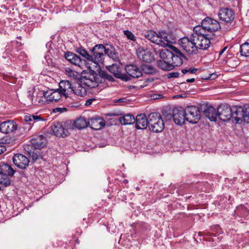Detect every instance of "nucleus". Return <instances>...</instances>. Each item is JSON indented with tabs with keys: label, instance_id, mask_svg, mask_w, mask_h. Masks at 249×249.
Wrapping results in <instances>:
<instances>
[{
	"label": "nucleus",
	"instance_id": "nucleus-31",
	"mask_svg": "<svg viewBox=\"0 0 249 249\" xmlns=\"http://www.w3.org/2000/svg\"><path fill=\"white\" fill-rule=\"evenodd\" d=\"M226 111L227 110H222L221 112L218 111V117L223 121L229 120L231 117L232 116L231 110H229L227 112Z\"/></svg>",
	"mask_w": 249,
	"mask_h": 249
},
{
	"label": "nucleus",
	"instance_id": "nucleus-18",
	"mask_svg": "<svg viewBox=\"0 0 249 249\" xmlns=\"http://www.w3.org/2000/svg\"><path fill=\"white\" fill-rule=\"evenodd\" d=\"M125 70L127 74L132 78H138L142 75L141 70L137 66L134 64L126 66Z\"/></svg>",
	"mask_w": 249,
	"mask_h": 249
},
{
	"label": "nucleus",
	"instance_id": "nucleus-34",
	"mask_svg": "<svg viewBox=\"0 0 249 249\" xmlns=\"http://www.w3.org/2000/svg\"><path fill=\"white\" fill-rule=\"evenodd\" d=\"M141 71L148 74H153L156 72V70L153 66L148 64L142 65Z\"/></svg>",
	"mask_w": 249,
	"mask_h": 249
},
{
	"label": "nucleus",
	"instance_id": "nucleus-32",
	"mask_svg": "<svg viewBox=\"0 0 249 249\" xmlns=\"http://www.w3.org/2000/svg\"><path fill=\"white\" fill-rule=\"evenodd\" d=\"M76 52L84 58L85 61H90V58H91V54H89L83 48L79 47L77 48L76 49Z\"/></svg>",
	"mask_w": 249,
	"mask_h": 249
},
{
	"label": "nucleus",
	"instance_id": "nucleus-30",
	"mask_svg": "<svg viewBox=\"0 0 249 249\" xmlns=\"http://www.w3.org/2000/svg\"><path fill=\"white\" fill-rule=\"evenodd\" d=\"M98 76H100L102 78V82H103V81L105 79L109 81H113V77L109 74L106 71L102 70L100 68L98 70Z\"/></svg>",
	"mask_w": 249,
	"mask_h": 249
},
{
	"label": "nucleus",
	"instance_id": "nucleus-1",
	"mask_svg": "<svg viewBox=\"0 0 249 249\" xmlns=\"http://www.w3.org/2000/svg\"><path fill=\"white\" fill-rule=\"evenodd\" d=\"M144 36L151 42L163 47L176 42V36L172 33H167L164 31H159L157 33L154 30H150L145 33Z\"/></svg>",
	"mask_w": 249,
	"mask_h": 249
},
{
	"label": "nucleus",
	"instance_id": "nucleus-4",
	"mask_svg": "<svg viewBox=\"0 0 249 249\" xmlns=\"http://www.w3.org/2000/svg\"><path fill=\"white\" fill-rule=\"evenodd\" d=\"M31 144L27 145L25 149L27 150L30 155H32L33 160H36L37 159V154H36L35 155L34 152L30 149V148L34 147L36 149H40L43 148L47 143L46 138L42 135L35 136L31 140Z\"/></svg>",
	"mask_w": 249,
	"mask_h": 249
},
{
	"label": "nucleus",
	"instance_id": "nucleus-17",
	"mask_svg": "<svg viewBox=\"0 0 249 249\" xmlns=\"http://www.w3.org/2000/svg\"><path fill=\"white\" fill-rule=\"evenodd\" d=\"M173 118L176 124L181 125L186 120L185 110H172Z\"/></svg>",
	"mask_w": 249,
	"mask_h": 249
},
{
	"label": "nucleus",
	"instance_id": "nucleus-64",
	"mask_svg": "<svg viewBox=\"0 0 249 249\" xmlns=\"http://www.w3.org/2000/svg\"><path fill=\"white\" fill-rule=\"evenodd\" d=\"M173 109H178V108L177 107H174V108H173Z\"/></svg>",
	"mask_w": 249,
	"mask_h": 249
},
{
	"label": "nucleus",
	"instance_id": "nucleus-50",
	"mask_svg": "<svg viewBox=\"0 0 249 249\" xmlns=\"http://www.w3.org/2000/svg\"><path fill=\"white\" fill-rule=\"evenodd\" d=\"M188 71L190 73H195L197 71V69L193 68H191L188 70Z\"/></svg>",
	"mask_w": 249,
	"mask_h": 249
},
{
	"label": "nucleus",
	"instance_id": "nucleus-13",
	"mask_svg": "<svg viewBox=\"0 0 249 249\" xmlns=\"http://www.w3.org/2000/svg\"><path fill=\"white\" fill-rule=\"evenodd\" d=\"M63 96L67 98L73 91L71 84L68 80H61L59 83L58 89Z\"/></svg>",
	"mask_w": 249,
	"mask_h": 249
},
{
	"label": "nucleus",
	"instance_id": "nucleus-43",
	"mask_svg": "<svg viewBox=\"0 0 249 249\" xmlns=\"http://www.w3.org/2000/svg\"><path fill=\"white\" fill-rule=\"evenodd\" d=\"M75 54H76L72 52H67L65 53V57L69 62L70 61H71L72 58H75Z\"/></svg>",
	"mask_w": 249,
	"mask_h": 249
},
{
	"label": "nucleus",
	"instance_id": "nucleus-48",
	"mask_svg": "<svg viewBox=\"0 0 249 249\" xmlns=\"http://www.w3.org/2000/svg\"><path fill=\"white\" fill-rule=\"evenodd\" d=\"M235 107H236V109H249V104H246L243 107H241L240 106H235Z\"/></svg>",
	"mask_w": 249,
	"mask_h": 249
},
{
	"label": "nucleus",
	"instance_id": "nucleus-62",
	"mask_svg": "<svg viewBox=\"0 0 249 249\" xmlns=\"http://www.w3.org/2000/svg\"><path fill=\"white\" fill-rule=\"evenodd\" d=\"M154 51L156 54L158 53V52L156 51V49L154 48Z\"/></svg>",
	"mask_w": 249,
	"mask_h": 249
},
{
	"label": "nucleus",
	"instance_id": "nucleus-15",
	"mask_svg": "<svg viewBox=\"0 0 249 249\" xmlns=\"http://www.w3.org/2000/svg\"><path fill=\"white\" fill-rule=\"evenodd\" d=\"M17 124L13 120H8L0 124V131L4 134L13 132L17 129Z\"/></svg>",
	"mask_w": 249,
	"mask_h": 249
},
{
	"label": "nucleus",
	"instance_id": "nucleus-60",
	"mask_svg": "<svg viewBox=\"0 0 249 249\" xmlns=\"http://www.w3.org/2000/svg\"><path fill=\"white\" fill-rule=\"evenodd\" d=\"M31 126H29V127H27V128H25V129H27V130L25 131V132H26L27 131H29L30 128H31Z\"/></svg>",
	"mask_w": 249,
	"mask_h": 249
},
{
	"label": "nucleus",
	"instance_id": "nucleus-42",
	"mask_svg": "<svg viewBox=\"0 0 249 249\" xmlns=\"http://www.w3.org/2000/svg\"><path fill=\"white\" fill-rule=\"evenodd\" d=\"M165 111L163 112V115L167 120H170L173 118V111L172 110H164Z\"/></svg>",
	"mask_w": 249,
	"mask_h": 249
},
{
	"label": "nucleus",
	"instance_id": "nucleus-27",
	"mask_svg": "<svg viewBox=\"0 0 249 249\" xmlns=\"http://www.w3.org/2000/svg\"><path fill=\"white\" fill-rule=\"evenodd\" d=\"M88 122L84 117H80L75 120L73 124L75 127L78 129H82L88 126Z\"/></svg>",
	"mask_w": 249,
	"mask_h": 249
},
{
	"label": "nucleus",
	"instance_id": "nucleus-28",
	"mask_svg": "<svg viewBox=\"0 0 249 249\" xmlns=\"http://www.w3.org/2000/svg\"><path fill=\"white\" fill-rule=\"evenodd\" d=\"M73 91L72 94H74L79 96H84L87 94V90L81 84H78L75 87H72Z\"/></svg>",
	"mask_w": 249,
	"mask_h": 249
},
{
	"label": "nucleus",
	"instance_id": "nucleus-22",
	"mask_svg": "<svg viewBox=\"0 0 249 249\" xmlns=\"http://www.w3.org/2000/svg\"><path fill=\"white\" fill-rule=\"evenodd\" d=\"M137 56L140 60L147 63L151 62L154 60L152 53L147 50H139Z\"/></svg>",
	"mask_w": 249,
	"mask_h": 249
},
{
	"label": "nucleus",
	"instance_id": "nucleus-20",
	"mask_svg": "<svg viewBox=\"0 0 249 249\" xmlns=\"http://www.w3.org/2000/svg\"><path fill=\"white\" fill-rule=\"evenodd\" d=\"M104 54L105 55H107L109 58L112 59L114 61L118 62L119 61L117 53L114 47L111 45H106L104 46Z\"/></svg>",
	"mask_w": 249,
	"mask_h": 249
},
{
	"label": "nucleus",
	"instance_id": "nucleus-10",
	"mask_svg": "<svg viewBox=\"0 0 249 249\" xmlns=\"http://www.w3.org/2000/svg\"><path fill=\"white\" fill-rule=\"evenodd\" d=\"M170 48L173 51V56L171 63L173 66V69H174L175 67L180 66L183 64V59L187 60V58L177 47L172 46Z\"/></svg>",
	"mask_w": 249,
	"mask_h": 249
},
{
	"label": "nucleus",
	"instance_id": "nucleus-52",
	"mask_svg": "<svg viewBox=\"0 0 249 249\" xmlns=\"http://www.w3.org/2000/svg\"><path fill=\"white\" fill-rule=\"evenodd\" d=\"M93 100L94 99L88 100L85 103V105L87 106L90 105Z\"/></svg>",
	"mask_w": 249,
	"mask_h": 249
},
{
	"label": "nucleus",
	"instance_id": "nucleus-36",
	"mask_svg": "<svg viewBox=\"0 0 249 249\" xmlns=\"http://www.w3.org/2000/svg\"><path fill=\"white\" fill-rule=\"evenodd\" d=\"M69 62L73 65L77 66L80 68H82V67L85 64V60L82 59L77 54H75V58H72L71 59V61H70Z\"/></svg>",
	"mask_w": 249,
	"mask_h": 249
},
{
	"label": "nucleus",
	"instance_id": "nucleus-26",
	"mask_svg": "<svg viewBox=\"0 0 249 249\" xmlns=\"http://www.w3.org/2000/svg\"><path fill=\"white\" fill-rule=\"evenodd\" d=\"M157 64L158 68L163 71H169L174 69L171 63L162 59L158 60L157 61Z\"/></svg>",
	"mask_w": 249,
	"mask_h": 249
},
{
	"label": "nucleus",
	"instance_id": "nucleus-55",
	"mask_svg": "<svg viewBox=\"0 0 249 249\" xmlns=\"http://www.w3.org/2000/svg\"><path fill=\"white\" fill-rule=\"evenodd\" d=\"M66 71L68 74H69L70 75L71 74V73L73 74L74 71H71V69H69L68 70L66 69Z\"/></svg>",
	"mask_w": 249,
	"mask_h": 249
},
{
	"label": "nucleus",
	"instance_id": "nucleus-35",
	"mask_svg": "<svg viewBox=\"0 0 249 249\" xmlns=\"http://www.w3.org/2000/svg\"><path fill=\"white\" fill-rule=\"evenodd\" d=\"M159 119H162L161 116L159 113L154 112L148 115V125L158 122Z\"/></svg>",
	"mask_w": 249,
	"mask_h": 249
},
{
	"label": "nucleus",
	"instance_id": "nucleus-49",
	"mask_svg": "<svg viewBox=\"0 0 249 249\" xmlns=\"http://www.w3.org/2000/svg\"><path fill=\"white\" fill-rule=\"evenodd\" d=\"M217 77V75L215 73L210 74L208 78H206V79H214Z\"/></svg>",
	"mask_w": 249,
	"mask_h": 249
},
{
	"label": "nucleus",
	"instance_id": "nucleus-45",
	"mask_svg": "<svg viewBox=\"0 0 249 249\" xmlns=\"http://www.w3.org/2000/svg\"><path fill=\"white\" fill-rule=\"evenodd\" d=\"M10 140H11V138H9V137L6 136V137L3 138L1 140V142H0V143H3V144H9Z\"/></svg>",
	"mask_w": 249,
	"mask_h": 249
},
{
	"label": "nucleus",
	"instance_id": "nucleus-16",
	"mask_svg": "<svg viewBox=\"0 0 249 249\" xmlns=\"http://www.w3.org/2000/svg\"><path fill=\"white\" fill-rule=\"evenodd\" d=\"M135 127L137 129H143L148 125V118L144 114H140L135 118Z\"/></svg>",
	"mask_w": 249,
	"mask_h": 249
},
{
	"label": "nucleus",
	"instance_id": "nucleus-44",
	"mask_svg": "<svg viewBox=\"0 0 249 249\" xmlns=\"http://www.w3.org/2000/svg\"><path fill=\"white\" fill-rule=\"evenodd\" d=\"M216 109H231V107L229 104L223 103L219 105Z\"/></svg>",
	"mask_w": 249,
	"mask_h": 249
},
{
	"label": "nucleus",
	"instance_id": "nucleus-6",
	"mask_svg": "<svg viewBox=\"0 0 249 249\" xmlns=\"http://www.w3.org/2000/svg\"><path fill=\"white\" fill-rule=\"evenodd\" d=\"M201 24L200 27L208 34H214L213 32L221 29L220 24L217 20L209 17H206L203 19Z\"/></svg>",
	"mask_w": 249,
	"mask_h": 249
},
{
	"label": "nucleus",
	"instance_id": "nucleus-24",
	"mask_svg": "<svg viewBox=\"0 0 249 249\" xmlns=\"http://www.w3.org/2000/svg\"><path fill=\"white\" fill-rule=\"evenodd\" d=\"M173 51L171 52L168 49H162L160 51V59L171 63L172 61Z\"/></svg>",
	"mask_w": 249,
	"mask_h": 249
},
{
	"label": "nucleus",
	"instance_id": "nucleus-7",
	"mask_svg": "<svg viewBox=\"0 0 249 249\" xmlns=\"http://www.w3.org/2000/svg\"><path fill=\"white\" fill-rule=\"evenodd\" d=\"M104 45L97 44L94 46L91 50L90 61L99 65L103 64L105 59Z\"/></svg>",
	"mask_w": 249,
	"mask_h": 249
},
{
	"label": "nucleus",
	"instance_id": "nucleus-40",
	"mask_svg": "<svg viewBox=\"0 0 249 249\" xmlns=\"http://www.w3.org/2000/svg\"><path fill=\"white\" fill-rule=\"evenodd\" d=\"M124 34L126 36L127 39L133 41H135L136 40V36L131 32L128 30H124Z\"/></svg>",
	"mask_w": 249,
	"mask_h": 249
},
{
	"label": "nucleus",
	"instance_id": "nucleus-21",
	"mask_svg": "<svg viewBox=\"0 0 249 249\" xmlns=\"http://www.w3.org/2000/svg\"><path fill=\"white\" fill-rule=\"evenodd\" d=\"M88 124L91 128L94 130L101 129L105 125L104 120L100 117L90 119Z\"/></svg>",
	"mask_w": 249,
	"mask_h": 249
},
{
	"label": "nucleus",
	"instance_id": "nucleus-14",
	"mask_svg": "<svg viewBox=\"0 0 249 249\" xmlns=\"http://www.w3.org/2000/svg\"><path fill=\"white\" fill-rule=\"evenodd\" d=\"M13 161L15 165L20 169H25L29 163L27 157L21 154H15L13 158Z\"/></svg>",
	"mask_w": 249,
	"mask_h": 249
},
{
	"label": "nucleus",
	"instance_id": "nucleus-8",
	"mask_svg": "<svg viewBox=\"0 0 249 249\" xmlns=\"http://www.w3.org/2000/svg\"><path fill=\"white\" fill-rule=\"evenodd\" d=\"M191 35L189 37L185 36L178 40V44L180 47L189 54L197 53V49L193 43Z\"/></svg>",
	"mask_w": 249,
	"mask_h": 249
},
{
	"label": "nucleus",
	"instance_id": "nucleus-57",
	"mask_svg": "<svg viewBox=\"0 0 249 249\" xmlns=\"http://www.w3.org/2000/svg\"><path fill=\"white\" fill-rule=\"evenodd\" d=\"M67 110H53V113L60 112L62 113L63 111H66Z\"/></svg>",
	"mask_w": 249,
	"mask_h": 249
},
{
	"label": "nucleus",
	"instance_id": "nucleus-38",
	"mask_svg": "<svg viewBox=\"0 0 249 249\" xmlns=\"http://www.w3.org/2000/svg\"><path fill=\"white\" fill-rule=\"evenodd\" d=\"M190 107H196V109H215L211 104L206 101H201V102L197 104V106H190Z\"/></svg>",
	"mask_w": 249,
	"mask_h": 249
},
{
	"label": "nucleus",
	"instance_id": "nucleus-2",
	"mask_svg": "<svg viewBox=\"0 0 249 249\" xmlns=\"http://www.w3.org/2000/svg\"><path fill=\"white\" fill-rule=\"evenodd\" d=\"M192 40L196 49L198 50H207L211 44V41L215 37V34H208L205 33L200 26H195L193 29V33L191 34Z\"/></svg>",
	"mask_w": 249,
	"mask_h": 249
},
{
	"label": "nucleus",
	"instance_id": "nucleus-25",
	"mask_svg": "<svg viewBox=\"0 0 249 249\" xmlns=\"http://www.w3.org/2000/svg\"><path fill=\"white\" fill-rule=\"evenodd\" d=\"M135 117L130 114H127L119 118V121L123 125L131 124L135 123Z\"/></svg>",
	"mask_w": 249,
	"mask_h": 249
},
{
	"label": "nucleus",
	"instance_id": "nucleus-59",
	"mask_svg": "<svg viewBox=\"0 0 249 249\" xmlns=\"http://www.w3.org/2000/svg\"><path fill=\"white\" fill-rule=\"evenodd\" d=\"M188 70H187V69H183L182 70V72L183 73V74H185L187 72H188Z\"/></svg>",
	"mask_w": 249,
	"mask_h": 249
},
{
	"label": "nucleus",
	"instance_id": "nucleus-39",
	"mask_svg": "<svg viewBox=\"0 0 249 249\" xmlns=\"http://www.w3.org/2000/svg\"><path fill=\"white\" fill-rule=\"evenodd\" d=\"M41 119V118H40V117L39 116H36V115H25L24 116V120L26 122L32 121L33 120H39Z\"/></svg>",
	"mask_w": 249,
	"mask_h": 249
},
{
	"label": "nucleus",
	"instance_id": "nucleus-5",
	"mask_svg": "<svg viewBox=\"0 0 249 249\" xmlns=\"http://www.w3.org/2000/svg\"><path fill=\"white\" fill-rule=\"evenodd\" d=\"M15 170L12 167L4 162L0 163V184L4 187L11 185V181L9 176H13Z\"/></svg>",
	"mask_w": 249,
	"mask_h": 249
},
{
	"label": "nucleus",
	"instance_id": "nucleus-41",
	"mask_svg": "<svg viewBox=\"0 0 249 249\" xmlns=\"http://www.w3.org/2000/svg\"><path fill=\"white\" fill-rule=\"evenodd\" d=\"M117 75H118L117 78L121 79L124 81L127 82L131 80V78L129 75L128 76L125 73H122L121 72L120 74H118Z\"/></svg>",
	"mask_w": 249,
	"mask_h": 249
},
{
	"label": "nucleus",
	"instance_id": "nucleus-19",
	"mask_svg": "<svg viewBox=\"0 0 249 249\" xmlns=\"http://www.w3.org/2000/svg\"><path fill=\"white\" fill-rule=\"evenodd\" d=\"M185 111L186 120L192 124L197 123L200 118V110H187Z\"/></svg>",
	"mask_w": 249,
	"mask_h": 249
},
{
	"label": "nucleus",
	"instance_id": "nucleus-29",
	"mask_svg": "<svg viewBox=\"0 0 249 249\" xmlns=\"http://www.w3.org/2000/svg\"><path fill=\"white\" fill-rule=\"evenodd\" d=\"M204 114L211 121H215L218 117V110H204Z\"/></svg>",
	"mask_w": 249,
	"mask_h": 249
},
{
	"label": "nucleus",
	"instance_id": "nucleus-47",
	"mask_svg": "<svg viewBox=\"0 0 249 249\" xmlns=\"http://www.w3.org/2000/svg\"><path fill=\"white\" fill-rule=\"evenodd\" d=\"M179 73L178 72H173L172 73H170L169 74L168 77L171 78V77H178L179 76Z\"/></svg>",
	"mask_w": 249,
	"mask_h": 249
},
{
	"label": "nucleus",
	"instance_id": "nucleus-33",
	"mask_svg": "<svg viewBox=\"0 0 249 249\" xmlns=\"http://www.w3.org/2000/svg\"><path fill=\"white\" fill-rule=\"evenodd\" d=\"M107 69L116 78L118 76L117 74H120L121 72V68L116 64H113L111 66H109L107 67Z\"/></svg>",
	"mask_w": 249,
	"mask_h": 249
},
{
	"label": "nucleus",
	"instance_id": "nucleus-46",
	"mask_svg": "<svg viewBox=\"0 0 249 249\" xmlns=\"http://www.w3.org/2000/svg\"><path fill=\"white\" fill-rule=\"evenodd\" d=\"M162 96V95L160 94H153L151 95L150 97L152 100H156L161 98Z\"/></svg>",
	"mask_w": 249,
	"mask_h": 249
},
{
	"label": "nucleus",
	"instance_id": "nucleus-9",
	"mask_svg": "<svg viewBox=\"0 0 249 249\" xmlns=\"http://www.w3.org/2000/svg\"><path fill=\"white\" fill-rule=\"evenodd\" d=\"M67 123L55 122L51 126V130L56 137H65L69 135V132L66 125Z\"/></svg>",
	"mask_w": 249,
	"mask_h": 249
},
{
	"label": "nucleus",
	"instance_id": "nucleus-3",
	"mask_svg": "<svg viewBox=\"0 0 249 249\" xmlns=\"http://www.w3.org/2000/svg\"><path fill=\"white\" fill-rule=\"evenodd\" d=\"M80 81L81 83L92 88L97 86L99 83H102V78L94 71L90 70L82 73Z\"/></svg>",
	"mask_w": 249,
	"mask_h": 249
},
{
	"label": "nucleus",
	"instance_id": "nucleus-63",
	"mask_svg": "<svg viewBox=\"0 0 249 249\" xmlns=\"http://www.w3.org/2000/svg\"><path fill=\"white\" fill-rule=\"evenodd\" d=\"M17 38H18V39H21V36H19V37H18Z\"/></svg>",
	"mask_w": 249,
	"mask_h": 249
},
{
	"label": "nucleus",
	"instance_id": "nucleus-51",
	"mask_svg": "<svg viewBox=\"0 0 249 249\" xmlns=\"http://www.w3.org/2000/svg\"><path fill=\"white\" fill-rule=\"evenodd\" d=\"M6 151V147L0 145V155Z\"/></svg>",
	"mask_w": 249,
	"mask_h": 249
},
{
	"label": "nucleus",
	"instance_id": "nucleus-54",
	"mask_svg": "<svg viewBox=\"0 0 249 249\" xmlns=\"http://www.w3.org/2000/svg\"><path fill=\"white\" fill-rule=\"evenodd\" d=\"M126 100V99L124 98H121V99L118 100L116 102L117 103H124V102H125Z\"/></svg>",
	"mask_w": 249,
	"mask_h": 249
},
{
	"label": "nucleus",
	"instance_id": "nucleus-61",
	"mask_svg": "<svg viewBox=\"0 0 249 249\" xmlns=\"http://www.w3.org/2000/svg\"><path fill=\"white\" fill-rule=\"evenodd\" d=\"M55 109H67V108L66 107H57Z\"/></svg>",
	"mask_w": 249,
	"mask_h": 249
},
{
	"label": "nucleus",
	"instance_id": "nucleus-58",
	"mask_svg": "<svg viewBox=\"0 0 249 249\" xmlns=\"http://www.w3.org/2000/svg\"><path fill=\"white\" fill-rule=\"evenodd\" d=\"M30 92H31V91L29 92V94L28 95V98H29L30 100H32L33 96L32 95V93H31Z\"/></svg>",
	"mask_w": 249,
	"mask_h": 249
},
{
	"label": "nucleus",
	"instance_id": "nucleus-56",
	"mask_svg": "<svg viewBox=\"0 0 249 249\" xmlns=\"http://www.w3.org/2000/svg\"><path fill=\"white\" fill-rule=\"evenodd\" d=\"M186 81L188 83H193L195 81V78L187 79L186 80Z\"/></svg>",
	"mask_w": 249,
	"mask_h": 249
},
{
	"label": "nucleus",
	"instance_id": "nucleus-23",
	"mask_svg": "<svg viewBox=\"0 0 249 249\" xmlns=\"http://www.w3.org/2000/svg\"><path fill=\"white\" fill-rule=\"evenodd\" d=\"M150 129L152 131L158 133L161 132L164 128V124L162 119H159L158 122L149 125Z\"/></svg>",
	"mask_w": 249,
	"mask_h": 249
},
{
	"label": "nucleus",
	"instance_id": "nucleus-12",
	"mask_svg": "<svg viewBox=\"0 0 249 249\" xmlns=\"http://www.w3.org/2000/svg\"><path fill=\"white\" fill-rule=\"evenodd\" d=\"M62 96L63 95L60 93L58 89H52L43 91V96L46 100L48 104L50 102H57Z\"/></svg>",
	"mask_w": 249,
	"mask_h": 249
},
{
	"label": "nucleus",
	"instance_id": "nucleus-37",
	"mask_svg": "<svg viewBox=\"0 0 249 249\" xmlns=\"http://www.w3.org/2000/svg\"><path fill=\"white\" fill-rule=\"evenodd\" d=\"M241 55L246 57L249 56V43L246 42L240 46Z\"/></svg>",
	"mask_w": 249,
	"mask_h": 249
},
{
	"label": "nucleus",
	"instance_id": "nucleus-11",
	"mask_svg": "<svg viewBox=\"0 0 249 249\" xmlns=\"http://www.w3.org/2000/svg\"><path fill=\"white\" fill-rule=\"evenodd\" d=\"M218 16L221 20L226 23H231L235 17L233 11L228 8L220 9L218 13Z\"/></svg>",
	"mask_w": 249,
	"mask_h": 249
},
{
	"label": "nucleus",
	"instance_id": "nucleus-53",
	"mask_svg": "<svg viewBox=\"0 0 249 249\" xmlns=\"http://www.w3.org/2000/svg\"><path fill=\"white\" fill-rule=\"evenodd\" d=\"M227 47H225L224 48H223L219 53V56L221 55L224 53V52L227 50Z\"/></svg>",
	"mask_w": 249,
	"mask_h": 249
}]
</instances>
